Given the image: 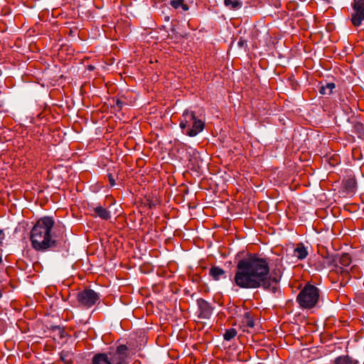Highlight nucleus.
<instances>
[{"label": "nucleus", "mask_w": 364, "mask_h": 364, "mask_svg": "<svg viewBox=\"0 0 364 364\" xmlns=\"http://www.w3.org/2000/svg\"><path fill=\"white\" fill-rule=\"evenodd\" d=\"M54 223L53 218L43 217L33 227L31 231V241L36 250H56L65 244L64 241L57 239L59 236L52 233Z\"/></svg>", "instance_id": "f257e3e1"}, {"label": "nucleus", "mask_w": 364, "mask_h": 364, "mask_svg": "<svg viewBox=\"0 0 364 364\" xmlns=\"http://www.w3.org/2000/svg\"><path fill=\"white\" fill-rule=\"evenodd\" d=\"M282 274H235V282L242 288L276 289Z\"/></svg>", "instance_id": "f03ea898"}, {"label": "nucleus", "mask_w": 364, "mask_h": 364, "mask_svg": "<svg viewBox=\"0 0 364 364\" xmlns=\"http://www.w3.org/2000/svg\"><path fill=\"white\" fill-rule=\"evenodd\" d=\"M269 259L257 254H247L239 260L237 273H269Z\"/></svg>", "instance_id": "7ed1b4c3"}, {"label": "nucleus", "mask_w": 364, "mask_h": 364, "mask_svg": "<svg viewBox=\"0 0 364 364\" xmlns=\"http://www.w3.org/2000/svg\"><path fill=\"white\" fill-rule=\"evenodd\" d=\"M130 349L124 344L117 346L114 351L100 353L93 355L91 364H129Z\"/></svg>", "instance_id": "20e7f679"}, {"label": "nucleus", "mask_w": 364, "mask_h": 364, "mask_svg": "<svg viewBox=\"0 0 364 364\" xmlns=\"http://www.w3.org/2000/svg\"><path fill=\"white\" fill-rule=\"evenodd\" d=\"M179 127L183 134L193 137L203 130L205 122L198 119L193 112L185 110L180 119Z\"/></svg>", "instance_id": "39448f33"}, {"label": "nucleus", "mask_w": 364, "mask_h": 364, "mask_svg": "<svg viewBox=\"0 0 364 364\" xmlns=\"http://www.w3.org/2000/svg\"><path fill=\"white\" fill-rule=\"evenodd\" d=\"M319 296L318 289L308 282L297 295L296 301L301 308L311 309L316 306Z\"/></svg>", "instance_id": "423d86ee"}, {"label": "nucleus", "mask_w": 364, "mask_h": 364, "mask_svg": "<svg viewBox=\"0 0 364 364\" xmlns=\"http://www.w3.org/2000/svg\"><path fill=\"white\" fill-rule=\"evenodd\" d=\"M351 257L348 253L336 254L328 255L326 258V262L328 267L331 268V271H335L336 273H350V272L358 271L356 265H353L350 269L348 266L351 263Z\"/></svg>", "instance_id": "0eeeda50"}, {"label": "nucleus", "mask_w": 364, "mask_h": 364, "mask_svg": "<svg viewBox=\"0 0 364 364\" xmlns=\"http://www.w3.org/2000/svg\"><path fill=\"white\" fill-rule=\"evenodd\" d=\"M100 301L99 294L91 289H85L77 293V301L79 306L90 309Z\"/></svg>", "instance_id": "6e6552de"}, {"label": "nucleus", "mask_w": 364, "mask_h": 364, "mask_svg": "<svg viewBox=\"0 0 364 364\" xmlns=\"http://www.w3.org/2000/svg\"><path fill=\"white\" fill-rule=\"evenodd\" d=\"M351 21L354 26H359L364 20V0H354Z\"/></svg>", "instance_id": "1a4fd4ad"}, {"label": "nucleus", "mask_w": 364, "mask_h": 364, "mask_svg": "<svg viewBox=\"0 0 364 364\" xmlns=\"http://www.w3.org/2000/svg\"><path fill=\"white\" fill-rule=\"evenodd\" d=\"M197 304L199 311L198 318L202 319L210 318L213 310L212 306L203 299H198L197 300Z\"/></svg>", "instance_id": "9d476101"}, {"label": "nucleus", "mask_w": 364, "mask_h": 364, "mask_svg": "<svg viewBox=\"0 0 364 364\" xmlns=\"http://www.w3.org/2000/svg\"><path fill=\"white\" fill-rule=\"evenodd\" d=\"M309 255L306 247L302 242L297 243L293 250L292 256L297 260L304 259Z\"/></svg>", "instance_id": "9b49d317"}, {"label": "nucleus", "mask_w": 364, "mask_h": 364, "mask_svg": "<svg viewBox=\"0 0 364 364\" xmlns=\"http://www.w3.org/2000/svg\"><path fill=\"white\" fill-rule=\"evenodd\" d=\"M92 210L96 214V216L100 217L102 220H107L111 218V213L100 205L92 207Z\"/></svg>", "instance_id": "f8f14e48"}, {"label": "nucleus", "mask_w": 364, "mask_h": 364, "mask_svg": "<svg viewBox=\"0 0 364 364\" xmlns=\"http://www.w3.org/2000/svg\"><path fill=\"white\" fill-rule=\"evenodd\" d=\"M336 88V85L333 82H321L319 87V93L321 95H331L333 90Z\"/></svg>", "instance_id": "ddd939ff"}, {"label": "nucleus", "mask_w": 364, "mask_h": 364, "mask_svg": "<svg viewBox=\"0 0 364 364\" xmlns=\"http://www.w3.org/2000/svg\"><path fill=\"white\" fill-rule=\"evenodd\" d=\"M242 323L244 326H247L248 328H254L255 326V321L253 316L250 311H245L243 318L242 319Z\"/></svg>", "instance_id": "4468645a"}, {"label": "nucleus", "mask_w": 364, "mask_h": 364, "mask_svg": "<svg viewBox=\"0 0 364 364\" xmlns=\"http://www.w3.org/2000/svg\"><path fill=\"white\" fill-rule=\"evenodd\" d=\"M334 364H358V361L346 355L336 358L334 360Z\"/></svg>", "instance_id": "2eb2a0df"}, {"label": "nucleus", "mask_w": 364, "mask_h": 364, "mask_svg": "<svg viewBox=\"0 0 364 364\" xmlns=\"http://www.w3.org/2000/svg\"><path fill=\"white\" fill-rule=\"evenodd\" d=\"M224 5L231 10H238L242 6V1L240 0H224Z\"/></svg>", "instance_id": "dca6fc26"}, {"label": "nucleus", "mask_w": 364, "mask_h": 364, "mask_svg": "<svg viewBox=\"0 0 364 364\" xmlns=\"http://www.w3.org/2000/svg\"><path fill=\"white\" fill-rule=\"evenodd\" d=\"M344 188L348 193H353L356 188V182L353 178H348L344 182Z\"/></svg>", "instance_id": "f3484780"}, {"label": "nucleus", "mask_w": 364, "mask_h": 364, "mask_svg": "<svg viewBox=\"0 0 364 364\" xmlns=\"http://www.w3.org/2000/svg\"><path fill=\"white\" fill-rule=\"evenodd\" d=\"M170 5L175 9L181 8L184 11L188 10V6L184 3V0H171Z\"/></svg>", "instance_id": "a211bd4d"}, {"label": "nucleus", "mask_w": 364, "mask_h": 364, "mask_svg": "<svg viewBox=\"0 0 364 364\" xmlns=\"http://www.w3.org/2000/svg\"><path fill=\"white\" fill-rule=\"evenodd\" d=\"M60 358L65 364H73V354L69 351L63 350L60 354Z\"/></svg>", "instance_id": "6ab92c4d"}, {"label": "nucleus", "mask_w": 364, "mask_h": 364, "mask_svg": "<svg viewBox=\"0 0 364 364\" xmlns=\"http://www.w3.org/2000/svg\"><path fill=\"white\" fill-rule=\"evenodd\" d=\"M237 331L233 328L227 329L223 334V338L227 341H230L237 336Z\"/></svg>", "instance_id": "aec40b11"}, {"label": "nucleus", "mask_w": 364, "mask_h": 364, "mask_svg": "<svg viewBox=\"0 0 364 364\" xmlns=\"http://www.w3.org/2000/svg\"><path fill=\"white\" fill-rule=\"evenodd\" d=\"M349 275L350 274H341L342 278L340 281V284L341 286H345L348 283V280L350 279Z\"/></svg>", "instance_id": "412c9836"}, {"label": "nucleus", "mask_w": 364, "mask_h": 364, "mask_svg": "<svg viewBox=\"0 0 364 364\" xmlns=\"http://www.w3.org/2000/svg\"><path fill=\"white\" fill-rule=\"evenodd\" d=\"M209 273H224V271L218 267H212L210 269Z\"/></svg>", "instance_id": "4be33fe9"}, {"label": "nucleus", "mask_w": 364, "mask_h": 364, "mask_svg": "<svg viewBox=\"0 0 364 364\" xmlns=\"http://www.w3.org/2000/svg\"><path fill=\"white\" fill-rule=\"evenodd\" d=\"M5 237L6 235L4 230L0 229V246L3 245Z\"/></svg>", "instance_id": "5701e85b"}, {"label": "nucleus", "mask_w": 364, "mask_h": 364, "mask_svg": "<svg viewBox=\"0 0 364 364\" xmlns=\"http://www.w3.org/2000/svg\"><path fill=\"white\" fill-rule=\"evenodd\" d=\"M108 179L111 186H114L115 185V179L112 174H108Z\"/></svg>", "instance_id": "b1692460"}, {"label": "nucleus", "mask_w": 364, "mask_h": 364, "mask_svg": "<svg viewBox=\"0 0 364 364\" xmlns=\"http://www.w3.org/2000/svg\"><path fill=\"white\" fill-rule=\"evenodd\" d=\"M246 44H247L246 41L243 40L242 38H240L237 43L238 46L240 48L245 46Z\"/></svg>", "instance_id": "393cba45"}, {"label": "nucleus", "mask_w": 364, "mask_h": 364, "mask_svg": "<svg viewBox=\"0 0 364 364\" xmlns=\"http://www.w3.org/2000/svg\"><path fill=\"white\" fill-rule=\"evenodd\" d=\"M124 104V103L121 100H119V99L117 100V101H116V105H117V106L119 109H122V107H123Z\"/></svg>", "instance_id": "a878e982"}, {"label": "nucleus", "mask_w": 364, "mask_h": 364, "mask_svg": "<svg viewBox=\"0 0 364 364\" xmlns=\"http://www.w3.org/2000/svg\"><path fill=\"white\" fill-rule=\"evenodd\" d=\"M58 329L59 331V338H63L64 337V334H63L64 333V331L62 328H60V327L58 328Z\"/></svg>", "instance_id": "bb28decb"}, {"label": "nucleus", "mask_w": 364, "mask_h": 364, "mask_svg": "<svg viewBox=\"0 0 364 364\" xmlns=\"http://www.w3.org/2000/svg\"><path fill=\"white\" fill-rule=\"evenodd\" d=\"M363 127V125L361 124V123H358L355 125V128L357 129V130H360L362 129Z\"/></svg>", "instance_id": "cd10ccee"}, {"label": "nucleus", "mask_w": 364, "mask_h": 364, "mask_svg": "<svg viewBox=\"0 0 364 364\" xmlns=\"http://www.w3.org/2000/svg\"><path fill=\"white\" fill-rule=\"evenodd\" d=\"M220 274H212V276L215 280H218L220 279Z\"/></svg>", "instance_id": "c85d7f7f"}, {"label": "nucleus", "mask_w": 364, "mask_h": 364, "mask_svg": "<svg viewBox=\"0 0 364 364\" xmlns=\"http://www.w3.org/2000/svg\"><path fill=\"white\" fill-rule=\"evenodd\" d=\"M3 262L2 259V251L0 250V264H1Z\"/></svg>", "instance_id": "c756f323"}, {"label": "nucleus", "mask_w": 364, "mask_h": 364, "mask_svg": "<svg viewBox=\"0 0 364 364\" xmlns=\"http://www.w3.org/2000/svg\"><path fill=\"white\" fill-rule=\"evenodd\" d=\"M1 296V294L0 293V297Z\"/></svg>", "instance_id": "7c9ffc66"}]
</instances>
